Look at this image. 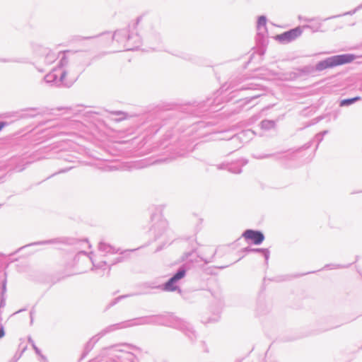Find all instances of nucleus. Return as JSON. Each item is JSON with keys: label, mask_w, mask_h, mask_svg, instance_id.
<instances>
[{"label": "nucleus", "mask_w": 362, "mask_h": 362, "mask_svg": "<svg viewBox=\"0 0 362 362\" xmlns=\"http://www.w3.org/2000/svg\"><path fill=\"white\" fill-rule=\"evenodd\" d=\"M218 170L227 169L229 172L239 174L242 172V169L240 166H233L228 164L222 163L217 165Z\"/></svg>", "instance_id": "obj_18"}, {"label": "nucleus", "mask_w": 362, "mask_h": 362, "mask_svg": "<svg viewBox=\"0 0 362 362\" xmlns=\"http://www.w3.org/2000/svg\"><path fill=\"white\" fill-rule=\"evenodd\" d=\"M117 351H123V350H122V349H117Z\"/></svg>", "instance_id": "obj_54"}, {"label": "nucleus", "mask_w": 362, "mask_h": 362, "mask_svg": "<svg viewBox=\"0 0 362 362\" xmlns=\"http://www.w3.org/2000/svg\"><path fill=\"white\" fill-rule=\"evenodd\" d=\"M35 115H36V114H34V115L26 114V115H25L24 117H33Z\"/></svg>", "instance_id": "obj_45"}, {"label": "nucleus", "mask_w": 362, "mask_h": 362, "mask_svg": "<svg viewBox=\"0 0 362 362\" xmlns=\"http://www.w3.org/2000/svg\"><path fill=\"white\" fill-rule=\"evenodd\" d=\"M23 310H19V311H18L17 313H20L21 311H23Z\"/></svg>", "instance_id": "obj_55"}, {"label": "nucleus", "mask_w": 362, "mask_h": 362, "mask_svg": "<svg viewBox=\"0 0 362 362\" xmlns=\"http://www.w3.org/2000/svg\"><path fill=\"white\" fill-rule=\"evenodd\" d=\"M255 89L254 86L251 84L250 86H241L240 88H238L236 90H252Z\"/></svg>", "instance_id": "obj_37"}, {"label": "nucleus", "mask_w": 362, "mask_h": 362, "mask_svg": "<svg viewBox=\"0 0 362 362\" xmlns=\"http://www.w3.org/2000/svg\"><path fill=\"white\" fill-rule=\"evenodd\" d=\"M260 95H261L260 94H257V95H254L247 97L243 100H240V103H241V105H245L247 103H249L250 102H251L252 100L259 98Z\"/></svg>", "instance_id": "obj_28"}, {"label": "nucleus", "mask_w": 362, "mask_h": 362, "mask_svg": "<svg viewBox=\"0 0 362 362\" xmlns=\"http://www.w3.org/2000/svg\"><path fill=\"white\" fill-rule=\"evenodd\" d=\"M209 250H210V253L211 255L210 257H202L201 259L202 261H204L206 264H208L209 262H213L214 257L216 255V250H214L213 248H208Z\"/></svg>", "instance_id": "obj_24"}, {"label": "nucleus", "mask_w": 362, "mask_h": 362, "mask_svg": "<svg viewBox=\"0 0 362 362\" xmlns=\"http://www.w3.org/2000/svg\"><path fill=\"white\" fill-rule=\"evenodd\" d=\"M6 284H7V281H6V278H5L4 280L2 281V288H1V291L0 293L1 296H5V294H6Z\"/></svg>", "instance_id": "obj_33"}, {"label": "nucleus", "mask_w": 362, "mask_h": 362, "mask_svg": "<svg viewBox=\"0 0 362 362\" xmlns=\"http://www.w3.org/2000/svg\"><path fill=\"white\" fill-rule=\"evenodd\" d=\"M98 250L100 252H103L104 255L107 254H115L117 253L119 250L116 249L115 247L110 245V244L105 243L103 241H100L98 244Z\"/></svg>", "instance_id": "obj_13"}, {"label": "nucleus", "mask_w": 362, "mask_h": 362, "mask_svg": "<svg viewBox=\"0 0 362 362\" xmlns=\"http://www.w3.org/2000/svg\"><path fill=\"white\" fill-rule=\"evenodd\" d=\"M349 266V265H341V264H327L325 266L326 268H328L329 269H339V268H346Z\"/></svg>", "instance_id": "obj_31"}, {"label": "nucleus", "mask_w": 362, "mask_h": 362, "mask_svg": "<svg viewBox=\"0 0 362 362\" xmlns=\"http://www.w3.org/2000/svg\"><path fill=\"white\" fill-rule=\"evenodd\" d=\"M187 269L184 265L179 267L177 271L170 277L175 282H178L180 280L183 279L186 275Z\"/></svg>", "instance_id": "obj_19"}, {"label": "nucleus", "mask_w": 362, "mask_h": 362, "mask_svg": "<svg viewBox=\"0 0 362 362\" xmlns=\"http://www.w3.org/2000/svg\"><path fill=\"white\" fill-rule=\"evenodd\" d=\"M7 125V122H4V121H1L0 122V131Z\"/></svg>", "instance_id": "obj_40"}, {"label": "nucleus", "mask_w": 362, "mask_h": 362, "mask_svg": "<svg viewBox=\"0 0 362 362\" xmlns=\"http://www.w3.org/2000/svg\"><path fill=\"white\" fill-rule=\"evenodd\" d=\"M122 260V257H117L115 261L114 262V264L115 263H117V262H119Z\"/></svg>", "instance_id": "obj_44"}, {"label": "nucleus", "mask_w": 362, "mask_h": 362, "mask_svg": "<svg viewBox=\"0 0 362 362\" xmlns=\"http://www.w3.org/2000/svg\"><path fill=\"white\" fill-rule=\"evenodd\" d=\"M62 57L60 58L58 66L53 69L49 74L45 75L44 80L46 83L51 86L70 87L73 81L67 82L65 80L66 71L63 69L67 65L69 61L64 53H62Z\"/></svg>", "instance_id": "obj_2"}, {"label": "nucleus", "mask_w": 362, "mask_h": 362, "mask_svg": "<svg viewBox=\"0 0 362 362\" xmlns=\"http://www.w3.org/2000/svg\"><path fill=\"white\" fill-rule=\"evenodd\" d=\"M148 320L149 325L173 327L182 332L191 340L196 338L195 332L189 322L171 314L148 315Z\"/></svg>", "instance_id": "obj_1"}, {"label": "nucleus", "mask_w": 362, "mask_h": 362, "mask_svg": "<svg viewBox=\"0 0 362 362\" xmlns=\"http://www.w3.org/2000/svg\"><path fill=\"white\" fill-rule=\"evenodd\" d=\"M183 58H185V59H190V57L186 56V57H183Z\"/></svg>", "instance_id": "obj_50"}, {"label": "nucleus", "mask_w": 362, "mask_h": 362, "mask_svg": "<svg viewBox=\"0 0 362 362\" xmlns=\"http://www.w3.org/2000/svg\"><path fill=\"white\" fill-rule=\"evenodd\" d=\"M32 315H33V312L31 311V312H30V317H32ZM33 322V317H31V322Z\"/></svg>", "instance_id": "obj_52"}, {"label": "nucleus", "mask_w": 362, "mask_h": 362, "mask_svg": "<svg viewBox=\"0 0 362 362\" xmlns=\"http://www.w3.org/2000/svg\"><path fill=\"white\" fill-rule=\"evenodd\" d=\"M59 241L57 239H52V240H48L35 242V243L28 245L27 246L53 244V243H57Z\"/></svg>", "instance_id": "obj_25"}, {"label": "nucleus", "mask_w": 362, "mask_h": 362, "mask_svg": "<svg viewBox=\"0 0 362 362\" xmlns=\"http://www.w3.org/2000/svg\"><path fill=\"white\" fill-rule=\"evenodd\" d=\"M257 40L260 42L264 40L267 33V18L265 16L258 17L257 22Z\"/></svg>", "instance_id": "obj_9"}, {"label": "nucleus", "mask_w": 362, "mask_h": 362, "mask_svg": "<svg viewBox=\"0 0 362 362\" xmlns=\"http://www.w3.org/2000/svg\"><path fill=\"white\" fill-rule=\"evenodd\" d=\"M276 122L274 120L264 119L260 122V127L264 130H270L274 129Z\"/></svg>", "instance_id": "obj_20"}, {"label": "nucleus", "mask_w": 362, "mask_h": 362, "mask_svg": "<svg viewBox=\"0 0 362 362\" xmlns=\"http://www.w3.org/2000/svg\"><path fill=\"white\" fill-rule=\"evenodd\" d=\"M44 52L45 54V63H46L47 64H51L57 59V58H58V57L62 58V52H59L58 55H57L54 52H52L49 49H45ZM63 53H64L65 55L66 56V54L70 53V51H66V52H64Z\"/></svg>", "instance_id": "obj_12"}, {"label": "nucleus", "mask_w": 362, "mask_h": 362, "mask_svg": "<svg viewBox=\"0 0 362 362\" xmlns=\"http://www.w3.org/2000/svg\"><path fill=\"white\" fill-rule=\"evenodd\" d=\"M163 289L166 291H177L179 293H182V290L177 286V282H175L172 278H170L163 285Z\"/></svg>", "instance_id": "obj_14"}, {"label": "nucleus", "mask_w": 362, "mask_h": 362, "mask_svg": "<svg viewBox=\"0 0 362 362\" xmlns=\"http://www.w3.org/2000/svg\"><path fill=\"white\" fill-rule=\"evenodd\" d=\"M100 339V337L98 335V334L93 336L86 344L84 351L82 354L81 359H83L90 352L94 345L98 342V341Z\"/></svg>", "instance_id": "obj_16"}, {"label": "nucleus", "mask_w": 362, "mask_h": 362, "mask_svg": "<svg viewBox=\"0 0 362 362\" xmlns=\"http://www.w3.org/2000/svg\"><path fill=\"white\" fill-rule=\"evenodd\" d=\"M254 134L253 132H251L250 130H247V131H245V132H242L240 135L238 136H234L232 137V140H236L239 138H241V135H245V134Z\"/></svg>", "instance_id": "obj_36"}, {"label": "nucleus", "mask_w": 362, "mask_h": 362, "mask_svg": "<svg viewBox=\"0 0 362 362\" xmlns=\"http://www.w3.org/2000/svg\"><path fill=\"white\" fill-rule=\"evenodd\" d=\"M329 132L328 130H324L319 133L320 135H322V137H324L325 135L327 134Z\"/></svg>", "instance_id": "obj_42"}, {"label": "nucleus", "mask_w": 362, "mask_h": 362, "mask_svg": "<svg viewBox=\"0 0 362 362\" xmlns=\"http://www.w3.org/2000/svg\"><path fill=\"white\" fill-rule=\"evenodd\" d=\"M128 296H130V295H123V296H118L117 298H115L114 300H112L106 307V310L110 308L111 307L114 306L115 305H116L119 300H121L122 299H124L125 298H127Z\"/></svg>", "instance_id": "obj_27"}, {"label": "nucleus", "mask_w": 362, "mask_h": 362, "mask_svg": "<svg viewBox=\"0 0 362 362\" xmlns=\"http://www.w3.org/2000/svg\"><path fill=\"white\" fill-rule=\"evenodd\" d=\"M119 346H125V347H127L129 349H138V348L133 345V344H128V343H123V344H116V345H114L112 346H111L112 348H116V347H119Z\"/></svg>", "instance_id": "obj_30"}, {"label": "nucleus", "mask_w": 362, "mask_h": 362, "mask_svg": "<svg viewBox=\"0 0 362 362\" xmlns=\"http://www.w3.org/2000/svg\"><path fill=\"white\" fill-rule=\"evenodd\" d=\"M148 321V315L126 320L127 328L140 325H149Z\"/></svg>", "instance_id": "obj_11"}, {"label": "nucleus", "mask_w": 362, "mask_h": 362, "mask_svg": "<svg viewBox=\"0 0 362 362\" xmlns=\"http://www.w3.org/2000/svg\"><path fill=\"white\" fill-rule=\"evenodd\" d=\"M127 322L125 320V321L118 322L116 324H113V325H110L106 327L105 328L102 329L100 332H98V335L101 338L103 336H105L109 333H111V332H115L117 330H119V329H127Z\"/></svg>", "instance_id": "obj_10"}, {"label": "nucleus", "mask_w": 362, "mask_h": 362, "mask_svg": "<svg viewBox=\"0 0 362 362\" xmlns=\"http://www.w3.org/2000/svg\"><path fill=\"white\" fill-rule=\"evenodd\" d=\"M110 114H112L113 115H116V116H119V117L115 119V120L116 122H120V121L124 119L127 117V113L122 112V111L110 112Z\"/></svg>", "instance_id": "obj_26"}, {"label": "nucleus", "mask_w": 362, "mask_h": 362, "mask_svg": "<svg viewBox=\"0 0 362 362\" xmlns=\"http://www.w3.org/2000/svg\"><path fill=\"white\" fill-rule=\"evenodd\" d=\"M5 335V331L3 325L0 327V339L3 338Z\"/></svg>", "instance_id": "obj_39"}, {"label": "nucleus", "mask_w": 362, "mask_h": 362, "mask_svg": "<svg viewBox=\"0 0 362 362\" xmlns=\"http://www.w3.org/2000/svg\"><path fill=\"white\" fill-rule=\"evenodd\" d=\"M1 62H17V63H23L24 62L22 59H0Z\"/></svg>", "instance_id": "obj_32"}, {"label": "nucleus", "mask_w": 362, "mask_h": 362, "mask_svg": "<svg viewBox=\"0 0 362 362\" xmlns=\"http://www.w3.org/2000/svg\"><path fill=\"white\" fill-rule=\"evenodd\" d=\"M358 8L362 9V3L358 6Z\"/></svg>", "instance_id": "obj_47"}, {"label": "nucleus", "mask_w": 362, "mask_h": 362, "mask_svg": "<svg viewBox=\"0 0 362 362\" xmlns=\"http://www.w3.org/2000/svg\"><path fill=\"white\" fill-rule=\"evenodd\" d=\"M130 44L131 45H135V38H132V40L130 41Z\"/></svg>", "instance_id": "obj_46"}, {"label": "nucleus", "mask_w": 362, "mask_h": 362, "mask_svg": "<svg viewBox=\"0 0 362 362\" xmlns=\"http://www.w3.org/2000/svg\"><path fill=\"white\" fill-rule=\"evenodd\" d=\"M244 252H259L262 253L265 259L266 264H268V260L270 256V252L268 249L265 248H252L250 247H245Z\"/></svg>", "instance_id": "obj_15"}, {"label": "nucleus", "mask_w": 362, "mask_h": 362, "mask_svg": "<svg viewBox=\"0 0 362 362\" xmlns=\"http://www.w3.org/2000/svg\"><path fill=\"white\" fill-rule=\"evenodd\" d=\"M128 354H129L132 357H135V356L132 353L128 352Z\"/></svg>", "instance_id": "obj_49"}, {"label": "nucleus", "mask_w": 362, "mask_h": 362, "mask_svg": "<svg viewBox=\"0 0 362 362\" xmlns=\"http://www.w3.org/2000/svg\"><path fill=\"white\" fill-rule=\"evenodd\" d=\"M28 342L32 345L33 349L35 350V352L36 353V354H37L38 356H40V358H42V360L44 361V362H46V357L42 354L40 350L36 346L34 341L32 339L31 337H28Z\"/></svg>", "instance_id": "obj_22"}, {"label": "nucleus", "mask_w": 362, "mask_h": 362, "mask_svg": "<svg viewBox=\"0 0 362 362\" xmlns=\"http://www.w3.org/2000/svg\"><path fill=\"white\" fill-rule=\"evenodd\" d=\"M90 38H93V37H83V39H90Z\"/></svg>", "instance_id": "obj_53"}, {"label": "nucleus", "mask_w": 362, "mask_h": 362, "mask_svg": "<svg viewBox=\"0 0 362 362\" xmlns=\"http://www.w3.org/2000/svg\"><path fill=\"white\" fill-rule=\"evenodd\" d=\"M80 253H81V254H83V255H86V254H87V253H86V252H84V251H81V252H80Z\"/></svg>", "instance_id": "obj_51"}, {"label": "nucleus", "mask_w": 362, "mask_h": 362, "mask_svg": "<svg viewBox=\"0 0 362 362\" xmlns=\"http://www.w3.org/2000/svg\"><path fill=\"white\" fill-rule=\"evenodd\" d=\"M66 171H67V169L61 170L60 171H59V172H58V173H66ZM56 175V173H54V174L52 175H51V177H52V176H53V175Z\"/></svg>", "instance_id": "obj_43"}, {"label": "nucleus", "mask_w": 362, "mask_h": 362, "mask_svg": "<svg viewBox=\"0 0 362 362\" xmlns=\"http://www.w3.org/2000/svg\"><path fill=\"white\" fill-rule=\"evenodd\" d=\"M146 42L153 50L160 51L162 49V40L160 34L152 31L146 35Z\"/></svg>", "instance_id": "obj_8"}, {"label": "nucleus", "mask_w": 362, "mask_h": 362, "mask_svg": "<svg viewBox=\"0 0 362 362\" xmlns=\"http://www.w3.org/2000/svg\"><path fill=\"white\" fill-rule=\"evenodd\" d=\"M6 305V298L5 296L0 295V308L4 307Z\"/></svg>", "instance_id": "obj_38"}, {"label": "nucleus", "mask_w": 362, "mask_h": 362, "mask_svg": "<svg viewBox=\"0 0 362 362\" xmlns=\"http://www.w3.org/2000/svg\"><path fill=\"white\" fill-rule=\"evenodd\" d=\"M273 156H274V154H261V155H258V156L254 155V157L257 159H264V158L272 157Z\"/></svg>", "instance_id": "obj_35"}, {"label": "nucleus", "mask_w": 362, "mask_h": 362, "mask_svg": "<svg viewBox=\"0 0 362 362\" xmlns=\"http://www.w3.org/2000/svg\"><path fill=\"white\" fill-rule=\"evenodd\" d=\"M355 59L356 56L353 54L334 55L318 62L315 69L317 71H322L327 69L351 63Z\"/></svg>", "instance_id": "obj_4"}, {"label": "nucleus", "mask_w": 362, "mask_h": 362, "mask_svg": "<svg viewBox=\"0 0 362 362\" xmlns=\"http://www.w3.org/2000/svg\"><path fill=\"white\" fill-rule=\"evenodd\" d=\"M112 39L121 44L125 50H134L141 42V38L138 34L129 33L127 29L116 30L112 35Z\"/></svg>", "instance_id": "obj_3"}, {"label": "nucleus", "mask_w": 362, "mask_h": 362, "mask_svg": "<svg viewBox=\"0 0 362 362\" xmlns=\"http://www.w3.org/2000/svg\"><path fill=\"white\" fill-rule=\"evenodd\" d=\"M91 262L93 263V269H103V267L106 265L105 261H100L98 263H95L94 260L91 259Z\"/></svg>", "instance_id": "obj_29"}, {"label": "nucleus", "mask_w": 362, "mask_h": 362, "mask_svg": "<svg viewBox=\"0 0 362 362\" xmlns=\"http://www.w3.org/2000/svg\"><path fill=\"white\" fill-rule=\"evenodd\" d=\"M305 21L310 23V24L303 25V28L310 29L313 32H318L320 30L322 23L320 21L310 18H305Z\"/></svg>", "instance_id": "obj_17"}, {"label": "nucleus", "mask_w": 362, "mask_h": 362, "mask_svg": "<svg viewBox=\"0 0 362 362\" xmlns=\"http://www.w3.org/2000/svg\"><path fill=\"white\" fill-rule=\"evenodd\" d=\"M360 100H361V98L358 96L351 98L343 99L340 101L339 106L340 107L349 106Z\"/></svg>", "instance_id": "obj_21"}, {"label": "nucleus", "mask_w": 362, "mask_h": 362, "mask_svg": "<svg viewBox=\"0 0 362 362\" xmlns=\"http://www.w3.org/2000/svg\"><path fill=\"white\" fill-rule=\"evenodd\" d=\"M359 10H361V8H358V6H357L353 10H351L349 11L345 12L344 13L341 14V15H337V16H333L327 18L325 19V21H327V20H329V19H332V18H339L340 16H352V15L355 14Z\"/></svg>", "instance_id": "obj_23"}, {"label": "nucleus", "mask_w": 362, "mask_h": 362, "mask_svg": "<svg viewBox=\"0 0 362 362\" xmlns=\"http://www.w3.org/2000/svg\"><path fill=\"white\" fill-rule=\"evenodd\" d=\"M169 160V158H165L164 160H161L160 161H163V162H166Z\"/></svg>", "instance_id": "obj_48"}, {"label": "nucleus", "mask_w": 362, "mask_h": 362, "mask_svg": "<svg viewBox=\"0 0 362 362\" xmlns=\"http://www.w3.org/2000/svg\"><path fill=\"white\" fill-rule=\"evenodd\" d=\"M302 34V29L300 27H297L286 31L280 35L276 36V39L281 43H288L296 40Z\"/></svg>", "instance_id": "obj_6"}, {"label": "nucleus", "mask_w": 362, "mask_h": 362, "mask_svg": "<svg viewBox=\"0 0 362 362\" xmlns=\"http://www.w3.org/2000/svg\"><path fill=\"white\" fill-rule=\"evenodd\" d=\"M314 140L317 142V144H316V148H317L318 147L319 144H320V142L323 140V137L322 136V135H320L318 133L315 135Z\"/></svg>", "instance_id": "obj_34"}, {"label": "nucleus", "mask_w": 362, "mask_h": 362, "mask_svg": "<svg viewBox=\"0 0 362 362\" xmlns=\"http://www.w3.org/2000/svg\"><path fill=\"white\" fill-rule=\"evenodd\" d=\"M21 357V355L19 356H14L13 358H11L8 362H17L19 358Z\"/></svg>", "instance_id": "obj_41"}, {"label": "nucleus", "mask_w": 362, "mask_h": 362, "mask_svg": "<svg viewBox=\"0 0 362 362\" xmlns=\"http://www.w3.org/2000/svg\"><path fill=\"white\" fill-rule=\"evenodd\" d=\"M243 237L246 240H250L255 245H260L264 240V235L260 230L247 229L243 233Z\"/></svg>", "instance_id": "obj_7"}, {"label": "nucleus", "mask_w": 362, "mask_h": 362, "mask_svg": "<svg viewBox=\"0 0 362 362\" xmlns=\"http://www.w3.org/2000/svg\"><path fill=\"white\" fill-rule=\"evenodd\" d=\"M153 224L150 228V233L158 239L161 237H170L172 232L168 229V223L166 219L160 216H152Z\"/></svg>", "instance_id": "obj_5"}]
</instances>
